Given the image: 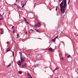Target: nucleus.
Wrapping results in <instances>:
<instances>
[{"instance_id":"24","label":"nucleus","mask_w":78,"mask_h":78,"mask_svg":"<svg viewBox=\"0 0 78 78\" xmlns=\"http://www.w3.org/2000/svg\"><path fill=\"white\" fill-rule=\"evenodd\" d=\"M36 31H37V32L38 33H39V30H36Z\"/></svg>"},{"instance_id":"5","label":"nucleus","mask_w":78,"mask_h":78,"mask_svg":"<svg viewBox=\"0 0 78 78\" xmlns=\"http://www.w3.org/2000/svg\"><path fill=\"white\" fill-rule=\"evenodd\" d=\"M27 76L28 78H33L31 75H30V74L29 73H27Z\"/></svg>"},{"instance_id":"17","label":"nucleus","mask_w":78,"mask_h":78,"mask_svg":"<svg viewBox=\"0 0 78 78\" xmlns=\"http://www.w3.org/2000/svg\"><path fill=\"white\" fill-rule=\"evenodd\" d=\"M17 8H18V9H21V8H20V6H18Z\"/></svg>"},{"instance_id":"6","label":"nucleus","mask_w":78,"mask_h":78,"mask_svg":"<svg viewBox=\"0 0 78 78\" xmlns=\"http://www.w3.org/2000/svg\"><path fill=\"white\" fill-rule=\"evenodd\" d=\"M0 20H3V16H2L1 14H0Z\"/></svg>"},{"instance_id":"22","label":"nucleus","mask_w":78,"mask_h":78,"mask_svg":"<svg viewBox=\"0 0 78 78\" xmlns=\"http://www.w3.org/2000/svg\"><path fill=\"white\" fill-rule=\"evenodd\" d=\"M38 23L39 24V25H40V26H41V23H40V22H38Z\"/></svg>"},{"instance_id":"33","label":"nucleus","mask_w":78,"mask_h":78,"mask_svg":"<svg viewBox=\"0 0 78 78\" xmlns=\"http://www.w3.org/2000/svg\"><path fill=\"white\" fill-rule=\"evenodd\" d=\"M58 36H57L55 37V38H56V39H57V38H58Z\"/></svg>"},{"instance_id":"35","label":"nucleus","mask_w":78,"mask_h":78,"mask_svg":"<svg viewBox=\"0 0 78 78\" xmlns=\"http://www.w3.org/2000/svg\"><path fill=\"white\" fill-rule=\"evenodd\" d=\"M21 6H22L23 5V4L22 3H20Z\"/></svg>"},{"instance_id":"40","label":"nucleus","mask_w":78,"mask_h":78,"mask_svg":"<svg viewBox=\"0 0 78 78\" xmlns=\"http://www.w3.org/2000/svg\"><path fill=\"white\" fill-rule=\"evenodd\" d=\"M7 44H9V41H8L7 43Z\"/></svg>"},{"instance_id":"32","label":"nucleus","mask_w":78,"mask_h":78,"mask_svg":"<svg viewBox=\"0 0 78 78\" xmlns=\"http://www.w3.org/2000/svg\"><path fill=\"white\" fill-rule=\"evenodd\" d=\"M13 28H14V26H13L12 27V29H13Z\"/></svg>"},{"instance_id":"2","label":"nucleus","mask_w":78,"mask_h":78,"mask_svg":"<svg viewBox=\"0 0 78 78\" xmlns=\"http://www.w3.org/2000/svg\"><path fill=\"white\" fill-rule=\"evenodd\" d=\"M22 62H20V61L19 60L17 62V64L18 65V66H21L22 65Z\"/></svg>"},{"instance_id":"49","label":"nucleus","mask_w":78,"mask_h":78,"mask_svg":"<svg viewBox=\"0 0 78 78\" xmlns=\"http://www.w3.org/2000/svg\"><path fill=\"white\" fill-rule=\"evenodd\" d=\"M35 30H36V29H34Z\"/></svg>"},{"instance_id":"11","label":"nucleus","mask_w":78,"mask_h":78,"mask_svg":"<svg viewBox=\"0 0 78 78\" xmlns=\"http://www.w3.org/2000/svg\"><path fill=\"white\" fill-rule=\"evenodd\" d=\"M19 53L20 54V57H22V52H19Z\"/></svg>"},{"instance_id":"15","label":"nucleus","mask_w":78,"mask_h":78,"mask_svg":"<svg viewBox=\"0 0 78 78\" xmlns=\"http://www.w3.org/2000/svg\"><path fill=\"white\" fill-rule=\"evenodd\" d=\"M16 33V29H15L14 30H13L12 33Z\"/></svg>"},{"instance_id":"10","label":"nucleus","mask_w":78,"mask_h":78,"mask_svg":"<svg viewBox=\"0 0 78 78\" xmlns=\"http://www.w3.org/2000/svg\"><path fill=\"white\" fill-rule=\"evenodd\" d=\"M60 14L61 13L58 12L57 13L56 15L57 16H60Z\"/></svg>"},{"instance_id":"21","label":"nucleus","mask_w":78,"mask_h":78,"mask_svg":"<svg viewBox=\"0 0 78 78\" xmlns=\"http://www.w3.org/2000/svg\"><path fill=\"white\" fill-rule=\"evenodd\" d=\"M40 55V54H38V55L37 56V58H40V57H39Z\"/></svg>"},{"instance_id":"36","label":"nucleus","mask_w":78,"mask_h":78,"mask_svg":"<svg viewBox=\"0 0 78 78\" xmlns=\"http://www.w3.org/2000/svg\"><path fill=\"white\" fill-rule=\"evenodd\" d=\"M26 22L28 24L29 23H28V22H27V21H26Z\"/></svg>"},{"instance_id":"41","label":"nucleus","mask_w":78,"mask_h":78,"mask_svg":"<svg viewBox=\"0 0 78 78\" xmlns=\"http://www.w3.org/2000/svg\"><path fill=\"white\" fill-rule=\"evenodd\" d=\"M13 42L15 43L16 42V41H15V40L13 41Z\"/></svg>"},{"instance_id":"42","label":"nucleus","mask_w":78,"mask_h":78,"mask_svg":"<svg viewBox=\"0 0 78 78\" xmlns=\"http://www.w3.org/2000/svg\"><path fill=\"white\" fill-rule=\"evenodd\" d=\"M62 1V0H59V2H61Z\"/></svg>"},{"instance_id":"27","label":"nucleus","mask_w":78,"mask_h":78,"mask_svg":"<svg viewBox=\"0 0 78 78\" xmlns=\"http://www.w3.org/2000/svg\"><path fill=\"white\" fill-rule=\"evenodd\" d=\"M38 66V65H36L35 66H34V67H37Z\"/></svg>"},{"instance_id":"46","label":"nucleus","mask_w":78,"mask_h":78,"mask_svg":"<svg viewBox=\"0 0 78 78\" xmlns=\"http://www.w3.org/2000/svg\"><path fill=\"white\" fill-rule=\"evenodd\" d=\"M16 3H14V5H16Z\"/></svg>"},{"instance_id":"34","label":"nucleus","mask_w":78,"mask_h":78,"mask_svg":"<svg viewBox=\"0 0 78 78\" xmlns=\"http://www.w3.org/2000/svg\"><path fill=\"white\" fill-rule=\"evenodd\" d=\"M23 0L22 1H21L20 3H22V2H23Z\"/></svg>"},{"instance_id":"43","label":"nucleus","mask_w":78,"mask_h":78,"mask_svg":"<svg viewBox=\"0 0 78 78\" xmlns=\"http://www.w3.org/2000/svg\"><path fill=\"white\" fill-rule=\"evenodd\" d=\"M32 31H34V30H33L32 29Z\"/></svg>"},{"instance_id":"12","label":"nucleus","mask_w":78,"mask_h":78,"mask_svg":"<svg viewBox=\"0 0 78 78\" xmlns=\"http://www.w3.org/2000/svg\"><path fill=\"white\" fill-rule=\"evenodd\" d=\"M25 3H23V4L22 5V8H23L24 6H25Z\"/></svg>"},{"instance_id":"26","label":"nucleus","mask_w":78,"mask_h":78,"mask_svg":"<svg viewBox=\"0 0 78 78\" xmlns=\"http://www.w3.org/2000/svg\"><path fill=\"white\" fill-rule=\"evenodd\" d=\"M70 55H69L68 56L67 58H70Z\"/></svg>"},{"instance_id":"23","label":"nucleus","mask_w":78,"mask_h":78,"mask_svg":"<svg viewBox=\"0 0 78 78\" xmlns=\"http://www.w3.org/2000/svg\"><path fill=\"white\" fill-rule=\"evenodd\" d=\"M56 9H55V11H57L58 10V7L57 6H56Z\"/></svg>"},{"instance_id":"44","label":"nucleus","mask_w":78,"mask_h":78,"mask_svg":"<svg viewBox=\"0 0 78 78\" xmlns=\"http://www.w3.org/2000/svg\"><path fill=\"white\" fill-rule=\"evenodd\" d=\"M15 5H16V6H17V4H15Z\"/></svg>"},{"instance_id":"28","label":"nucleus","mask_w":78,"mask_h":78,"mask_svg":"<svg viewBox=\"0 0 78 78\" xmlns=\"http://www.w3.org/2000/svg\"><path fill=\"white\" fill-rule=\"evenodd\" d=\"M69 3H70V0H69V1L68 2V5H69Z\"/></svg>"},{"instance_id":"16","label":"nucleus","mask_w":78,"mask_h":78,"mask_svg":"<svg viewBox=\"0 0 78 78\" xmlns=\"http://www.w3.org/2000/svg\"><path fill=\"white\" fill-rule=\"evenodd\" d=\"M19 74H22V71H19Z\"/></svg>"},{"instance_id":"29","label":"nucleus","mask_w":78,"mask_h":78,"mask_svg":"<svg viewBox=\"0 0 78 78\" xmlns=\"http://www.w3.org/2000/svg\"><path fill=\"white\" fill-rule=\"evenodd\" d=\"M0 30H1V32H3V31H3V29H0Z\"/></svg>"},{"instance_id":"3","label":"nucleus","mask_w":78,"mask_h":78,"mask_svg":"<svg viewBox=\"0 0 78 78\" xmlns=\"http://www.w3.org/2000/svg\"><path fill=\"white\" fill-rule=\"evenodd\" d=\"M20 60H21L20 61L21 62H22V63H23V62H24V59L23 58V57H20Z\"/></svg>"},{"instance_id":"13","label":"nucleus","mask_w":78,"mask_h":78,"mask_svg":"<svg viewBox=\"0 0 78 78\" xmlns=\"http://www.w3.org/2000/svg\"><path fill=\"white\" fill-rule=\"evenodd\" d=\"M58 69H59V67H56L55 69V70H58Z\"/></svg>"},{"instance_id":"45","label":"nucleus","mask_w":78,"mask_h":78,"mask_svg":"<svg viewBox=\"0 0 78 78\" xmlns=\"http://www.w3.org/2000/svg\"><path fill=\"white\" fill-rule=\"evenodd\" d=\"M61 18H62V15H61Z\"/></svg>"},{"instance_id":"30","label":"nucleus","mask_w":78,"mask_h":78,"mask_svg":"<svg viewBox=\"0 0 78 78\" xmlns=\"http://www.w3.org/2000/svg\"><path fill=\"white\" fill-rule=\"evenodd\" d=\"M12 53L13 56V57H14V52H12Z\"/></svg>"},{"instance_id":"50","label":"nucleus","mask_w":78,"mask_h":78,"mask_svg":"<svg viewBox=\"0 0 78 78\" xmlns=\"http://www.w3.org/2000/svg\"><path fill=\"white\" fill-rule=\"evenodd\" d=\"M5 27H6V28H7V27H6V26Z\"/></svg>"},{"instance_id":"4","label":"nucleus","mask_w":78,"mask_h":78,"mask_svg":"<svg viewBox=\"0 0 78 78\" xmlns=\"http://www.w3.org/2000/svg\"><path fill=\"white\" fill-rule=\"evenodd\" d=\"M47 50H49V51H54V49H52L51 48H48L47 49Z\"/></svg>"},{"instance_id":"19","label":"nucleus","mask_w":78,"mask_h":78,"mask_svg":"<svg viewBox=\"0 0 78 78\" xmlns=\"http://www.w3.org/2000/svg\"><path fill=\"white\" fill-rule=\"evenodd\" d=\"M11 65V64H9L8 65V66H7V68H8V67H9V66H10Z\"/></svg>"},{"instance_id":"18","label":"nucleus","mask_w":78,"mask_h":78,"mask_svg":"<svg viewBox=\"0 0 78 78\" xmlns=\"http://www.w3.org/2000/svg\"><path fill=\"white\" fill-rule=\"evenodd\" d=\"M3 33H4V31H3V32H1V34H3Z\"/></svg>"},{"instance_id":"39","label":"nucleus","mask_w":78,"mask_h":78,"mask_svg":"<svg viewBox=\"0 0 78 78\" xmlns=\"http://www.w3.org/2000/svg\"><path fill=\"white\" fill-rule=\"evenodd\" d=\"M28 32H29V33H30L31 32H30V30H29V31H28Z\"/></svg>"},{"instance_id":"47","label":"nucleus","mask_w":78,"mask_h":78,"mask_svg":"<svg viewBox=\"0 0 78 78\" xmlns=\"http://www.w3.org/2000/svg\"><path fill=\"white\" fill-rule=\"evenodd\" d=\"M17 2V0H16V2Z\"/></svg>"},{"instance_id":"51","label":"nucleus","mask_w":78,"mask_h":78,"mask_svg":"<svg viewBox=\"0 0 78 78\" xmlns=\"http://www.w3.org/2000/svg\"><path fill=\"white\" fill-rule=\"evenodd\" d=\"M40 39H41V38H40Z\"/></svg>"},{"instance_id":"9","label":"nucleus","mask_w":78,"mask_h":78,"mask_svg":"<svg viewBox=\"0 0 78 78\" xmlns=\"http://www.w3.org/2000/svg\"><path fill=\"white\" fill-rule=\"evenodd\" d=\"M25 65H24L23 64L22 65V67H23V68H24V67H25H25H26V65H26V64H25Z\"/></svg>"},{"instance_id":"14","label":"nucleus","mask_w":78,"mask_h":78,"mask_svg":"<svg viewBox=\"0 0 78 78\" xmlns=\"http://www.w3.org/2000/svg\"><path fill=\"white\" fill-rule=\"evenodd\" d=\"M17 36V38H19V34H17V35H16Z\"/></svg>"},{"instance_id":"25","label":"nucleus","mask_w":78,"mask_h":78,"mask_svg":"<svg viewBox=\"0 0 78 78\" xmlns=\"http://www.w3.org/2000/svg\"><path fill=\"white\" fill-rule=\"evenodd\" d=\"M75 35L76 36H78V34H75Z\"/></svg>"},{"instance_id":"48","label":"nucleus","mask_w":78,"mask_h":78,"mask_svg":"<svg viewBox=\"0 0 78 78\" xmlns=\"http://www.w3.org/2000/svg\"><path fill=\"white\" fill-rule=\"evenodd\" d=\"M55 69L54 70V72H55Z\"/></svg>"},{"instance_id":"20","label":"nucleus","mask_w":78,"mask_h":78,"mask_svg":"<svg viewBox=\"0 0 78 78\" xmlns=\"http://www.w3.org/2000/svg\"><path fill=\"white\" fill-rule=\"evenodd\" d=\"M55 41L56 39H55V38H54V39L53 40V42H55Z\"/></svg>"},{"instance_id":"8","label":"nucleus","mask_w":78,"mask_h":78,"mask_svg":"<svg viewBox=\"0 0 78 78\" xmlns=\"http://www.w3.org/2000/svg\"><path fill=\"white\" fill-rule=\"evenodd\" d=\"M10 50H11V48L9 47L7 49L6 51H10Z\"/></svg>"},{"instance_id":"38","label":"nucleus","mask_w":78,"mask_h":78,"mask_svg":"<svg viewBox=\"0 0 78 78\" xmlns=\"http://www.w3.org/2000/svg\"><path fill=\"white\" fill-rule=\"evenodd\" d=\"M61 59L62 60H63V59H64V58H63V57H62Z\"/></svg>"},{"instance_id":"37","label":"nucleus","mask_w":78,"mask_h":78,"mask_svg":"<svg viewBox=\"0 0 78 78\" xmlns=\"http://www.w3.org/2000/svg\"><path fill=\"white\" fill-rule=\"evenodd\" d=\"M61 34H63V32H61Z\"/></svg>"},{"instance_id":"1","label":"nucleus","mask_w":78,"mask_h":78,"mask_svg":"<svg viewBox=\"0 0 78 78\" xmlns=\"http://www.w3.org/2000/svg\"><path fill=\"white\" fill-rule=\"evenodd\" d=\"M60 10L62 14L64 13L65 10H66L67 6V0H62V2L59 4Z\"/></svg>"},{"instance_id":"7","label":"nucleus","mask_w":78,"mask_h":78,"mask_svg":"<svg viewBox=\"0 0 78 78\" xmlns=\"http://www.w3.org/2000/svg\"><path fill=\"white\" fill-rule=\"evenodd\" d=\"M34 27H35V28H37V27H40V26H39L38 25V24H36L34 26Z\"/></svg>"},{"instance_id":"31","label":"nucleus","mask_w":78,"mask_h":78,"mask_svg":"<svg viewBox=\"0 0 78 78\" xmlns=\"http://www.w3.org/2000/svg\"><path fill=\"white\" fill-rule=\"evenodd\" d=\"M24 20L25 21V22H26L27 21V20L25 18H24Z\"/></svg>"}]
</instances>
